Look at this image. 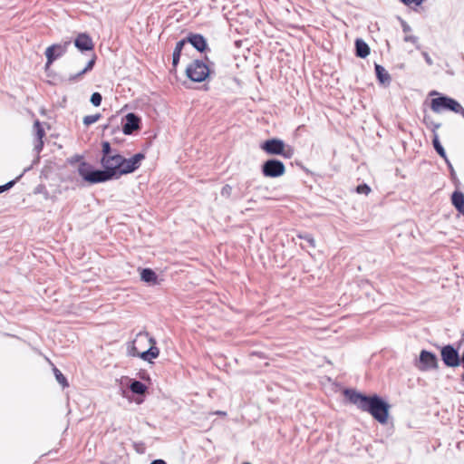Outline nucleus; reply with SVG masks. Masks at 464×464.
<instances>
[{
	"label": "nucleus",
	"mask_w": 464,
	"mask_h": 464,
	"mask_svg": "<svg viewBox=\"0 0 464 464\" xmlns=\"http://www.w3.org/2000/svg\"><path fill=\"white\" fill-rule=\"evenodd\" d=\"M430 108L437 113L441 112L443 110H449L460 114L464 111L463 107L456 100L447 96H440L432 99Z\"/></svg>",
	"instance_id": "nucleus-5"
},
{
	"label": "nucleus",
	"mask_w": 464,
	"mask_h": 464,
	"mask_svg": "<svg viewBox=\"0 0 464 464\" xmlns=\"http://www.w3.org/2000/svg\"><path fill=\"white\" fill-rule=\"evenodd\" d=\"M344 394L352 403L357 405L362 411L370 412L382 424L387 422L389 405L378 396L367 397L351 390H346Z\"/></svg>",
	"instance_id": "nucleus-2"
},
{
	"label": "nucleus",
	"mask_w": 464,
	"mask_h": 464,
	"mask_svg": "<svg viewBox=\"0 0 464 464\" xmlns=\"http://www.w3.org/2000/svg\"><path fill=\"white\" fill-rule=\"evenodd\" d=\"M101 115L100 114H94V115H88L83 118V123L86 126H89L92 123H95L99 119Z\"/></svg>",
	"instance_id": "nucleus-26"
},
{
	"label": "nucleus",
	"mask_w": 464,
	"mask_h": 464,
	"mask_svg": "<svg viewBox=\"0 0 464 464\" xmlns=\"http://www.w3.org/2000/svg\"><path fill=\"white\" fill-rule=\"evenodd\" d=\"M423 121L428 128L431 129L434 134L437 133V130L440 127V123H436L432 121L429 116H424Z\"/></svg>",
	"instance_id": "nucleus-23"
},
{
	"label": "nucleus",
	"mask_w": 464,
	"mask_h": 464,
	"mask_svg": "<svg viewBox=\"0 0 464 464\" xmlns=\"http://www.w3.org/2000/svg\"><path fill=\"white\" fill-rule=\"evenodd\" d=\"M102 95L99 92H93L91 96V102L94 106H100L102 102Z\"/></svg>",
	"instance_id": "nucleus-27"
},
{
	"label": "nucleus",
	"mask_w": 464,
	"mask_h": 464,
	"mask_svg": "<svg viewBox=\"0 0 464 464\" xmlns=\"http://www.w3.org/2000/svg\"><path fill=\"white\" fill-rule=\"evenodd\" d=\"M375 71L376 75L382 83H386L390 82V75L382 66L376 64Z\"/></svg>",
	"instance_id": "nucleus-20"
},
{
	"label": "nucleus",
	"mask_w": 464,
	"mask_h": 464,
	"mask_svg": "<svg viewBox=\"0 0 464 464\" xmlns=\"http://www.w3.org/2000/svg\"><path fill=\"white\" fill-rule=\"evenodd\" d=\"M150 464H166V462L162 459L153 460Z\"/></svg>",
	"instance_id": "nucleus-35"
},
{
	"label": "nucleus",
	"mask_w": 464,
	"mask_h": 464,
	"mask_svg": "<svg viewBox=\"0 0 464 464\" xmlns=\"http://www.w3.org/2000/svg\"><path fill=\"white\" fill-rule=\"evenodd\" d=\"M356 191L360 194H365V195H368L371 191V188L369 186H367L366 184H362V185H359L357 188H356Z\"/></svg>",
	"instance_id": "nucleus-28"
},
{
	"label": "nucleus",
	"mask_w": 464,
	"mask_h": 464,
	"mask_svg": "<svg viewBox=\"0 0 464 464\" xmlns=\"http://www.w3.org/2000/svg\"><path fill=\"white\" fill-rule=\"evenodd\" d=\"M122 162L123 157L115 152L101 159V164L104 170H93L89 164L82 162L79 165L78 172L89 183L104 182L120 177V169Z\"/></svg>",
	"instance_id": "nucleus-1"
},
{
	"label": "nucleus",
	"mask_w": 464,
	"mask_h": 464,
	"mask_svg": "<svg viewBox=\"0 0 464 464\" xmlns=\"http://www.w3.org/2000/svg\"><path fill=\"white\" fill-rule=\"evenodd\" d=\"M214 414L222 415V416H226L227 415V413L225 411H218L214 412Z\"/></svg>",
	"instance_id": "nucleus-38"
},
{
	"label": "nucleus",
	"mask_w": 464,
	"mask_h": 464,
	"mask_svg": "<svg viewBox=\"0 0 464 464\" xmlns=\"http://www.w3.org/2000/svg\"><path fill=\"white\" fill-rule=\"evenodd\" d=\"M14 181H10L7 184L4 186H0V193L4 192L5 190L10 188L14 185Z\"/></svg>",
	"instance_id": "nucleus-33"
},
{
	"label": "nucleus",
	"mask_w": 464,
	"mask_h": 464,
	"mask_svg": "<svg viewBox=\"0 0 464 464\" xmlns=\"http://www.w3.org/2000/svg\"><path fill=\"white\" fill-rule=\"evenodd\" d=\"M210 71L208 65L199 60L193 61L186 69L187 76L193 82H200L206 80Z\"/></svg>",
	"instance_id": "nucleus-6"
},
{
	"label": "nucleus",
	"mask_w": 464,
	"mask_h": 464,
	"mask_svg": "<svg viewBox=\"0 0 464 464\" xmlns=\"http://www.w3.org/2000/svg\"><path fill=\"white\" fill-rule=\"evenodd\" d=\"M244 464H250V463H244Z\"/></svg>",
	"instance_id": "nucleus-42"
},
{
	"label": "nucleus",
	"mask_w": 464,
	"mask_h": 464,
	"mask_svg": "<svg viewBox=\"0 0 464 464\" xmlns=\"http://www.w3.org/2000/svg\"><path fill=\"white\" fill-rule=\"evenodd\" d=\"M187 40H181L179 42L177 43L176 44V47H175V50L179 51V52H181L183 46L185 45Z\"/></svg>",
	"instance_id": "nucleus-32"
},
{
	"label": "nucleus",
	"mask_w": 464,
	"mask_h": 464,
	"mask_svg": "<svg viewBox=\"0 0 464 464\" xmlns=\"http://www.w3.org/2000/svg\"><path fill=\"white\" fill-rule=\"evenodd\" d=\"M187 41L199 52H203L207 48V42L200 34H192L188 37Z\"/></svg>",
	"instance_id": "nucleus-15"
},
{
	"label": "nucleus",
	"mask_w": 464,
	"mask_h": 464,
	"mask_svg": "<svg viewBox=\"0 0 464 464\" xmlns=\"http://www.w3.org/2000/svg\"><path fill=\"white\" fill-rule=\"evenodd\" d=\"M262 172L265 177L278 178L285 173V167L278 160H268L263 164Z\"/></svg>",
	"instance_id": "nucleus-7"
},
{
	"label": "nucleus",
	"mask_w": 464,
	"mask_h": 464,
	"mask_svg": "<svg viewBox=\"0 0 464 464\" xmlns=\"http://www.w3.org/2000/svg\"><path fill=\"white\" fill-rule=\"evenodd\" d=\"M53 372H54L56 381L63 387H67L69 384H68V382H67L66 378L64 377V375L57 368H54Z\"/></svg>",
	"instance_id": "nucleus-24"
},
{
	"label": "nucleus",
	"mask_w": 464,
	"mask_h": 464,
	"mask_svg": "<svg viewBox=\"0 0 464 464\" xmlns=\"http://www.w3.org/2000/svg\"><path fill=\"white\" fill-rule=\"evenodd\" d=\"M179 61V57L173 56V61H172L173 66H176L178 64Z\"/></svg>",
	"instance_id": "nucleus-36"
},
{
	"label": "nucleus",
	"mask_w": 464,
	"mask_h": 464,
	"mask_svg": "<svg viewBox=\"0 0 464 464\" xmlns=\"http://www.w3.org/2000/svg\"><path fill=\"white\" fill-rule=\"evenodd\" d=\"M430 94L431 95H435V94H438V93L436 92H432Z\"/></svg>",
	"instance_id": "nucleus-40"
},
{
	"label": "nucleus",
	"mask_w": 464,
	"mask_h": 464,
	"mask_svg": "<svg viewBox=\"0 0 464 464\" xmlns=\"http://www.w3.org/2000/svg\"><path fill=\"white\" fill-rule=\"evenodd\" d=\"M433 146L436 150V151L442 157V158H446V153H445V150L443 149V147L441 146V144L440 143L439 141V136L437 133L434 134V137H433Z\"/></svg>",
	"instance_id": "nucleus-22"
},
{
	"label": "nucleus",
	"mask_w": 464,
	"mask_h": 464,
	"mask_svg": "<svg viewBox=\"0 0 464 464\" xmlns=\"http://www.w3.org/2000/svg\"><path fill=\"white\" fill-rule=\"evenodd\" d=\"M401 1L407 5H411V4L420 5L424 0H401Z\"/></svg>",
	"instance_id": "nucleus-31"
},
{
	"label": "nucleus",
	"mask_w": 464,
	"mask_h": 464,
	"mask_svg": "<svg viewBox=\"0 0 464 464\" xmlns=\"http://www.w3.org/2000/svg\"><path fill=\"white\" fill-rule=\"evenodd\" d=\"M69 45L70 42H65L63 44H53L49 46L45 51V55L47 58L46 65H50L55 59L62 56L66 52Z\"/></svg>",
	"instance_id": "nucleus-11"
},
{
	"label": "nucleus",
	"mask_w": 464,
	"mask_h": 464,
	"mask_svg": "<svg viewBox=\"0 0 464 464\" xmlns=\"http://www.w3.org/2000/svg\"><path fill=\"white\" fill-rule=\"evenodd\" d=\"M441 358L447 366L456 367L460 364V359L458 352L450 345H447L442 348Z\"/></svg>",
	"instance_id": "nucleus-10"
},
{
	"label": "nucleus",
	"mask_w": 464,
	"mask_h": 464,
	"mask_svg": "<svg viewBox=\"0 0 464 464\" xmlns=\"http://www.w3.org/2000/svg\"><path fill=\"white\" fill-rule=\"evenodd\" d=\"M414 38L412 36H406L405 41H413Z\"/></svg>",
	"instance_id": "nucleus-39"
},
{
	"label": "nucleus",
	"mask_w": 464,
	"mask_h": 464,
	"mask_svg": "<svg viewBox=\"0 0 464 464\" xmlns=\"http://www.w3.org/2000/svg\"><path fill=\"white\" fill-rule=\"evenodd\" d=\"M74 45L81 51H91L94 47L92 40L86 34H80L74 41Z\"/></svg>",
	"instance_id": "nucleus-13"
},
{
	"label": "nucleus",
	"mask_w": 464,
	"mask_h": 464,
	"mask_svg": "<svg viewBox=\"0 0 464 464\" xmlns=\"http://www.w3.org/2000/svg\"><path fill=\"white\" fill-rule=\"evenodd\" d=\"M356 54L361 58H365L370 53V48L368 44L361 39H357L355 42Z\"/></svg>",
	"instance_id": "nucleus-19"
},
{
	"label": "nucleus",
	"mask_w": 464,
	"mask_h": 464,
	"mask_svg": "<svg viewBox=\"0 0 464 464\" xmlns=\"http://www.w3.org/2000/svg\"><path fill=\"white\" fill-rule=\"evenodd\" d=\"M451 202L457 210L464 215V194L459 191H455L451 196Z\"/></svg>",
	"instance_id": "nucleus-17"
},
{
	"label": "nucleus",
	"mask_w": 464,
	"mask_h": 464,
	"mask_svg": "<svg viewBox=\"0 0 464 464\" xmlns=\"http://www.w3.org/2000/svg\"><path fill=\"white\" fill-rule=\"evenodd\" d=\"M34 149L37 152H39L44 146L43 138L45 135L44 130L41 126V123L39 122V121H34Z\"/></svg>",
	"instance_id": "nucleus-14"
},
{
	"label": "nucleus",
	"mask_w": 464,
	"mask_h": 464,
	"mask_svg": "<svg viewBox=\"0 0 464 464\" xmlns=\"http://www.w3.org/2000/svg\"><path fill=\"white\" fill-rule=\"evenodd\" d=\"M461 115L464 117V111L462 112V114H461Z\"/></svg>",
	"instance_id": "nucleus-41"
},
{
	"label": "nucleus",
	"mask_w": 464,
	"mask_h": 464,
	"mask_svg": "<svg viewBox=\"0 0 464 464\" xmlns=\"http://www.w3.org/2000/svg\"><path fill=\"white\" fill-rule=\"evenodd\" d=\"M155 344V340L147 333H140L132 343L133 355L140 356L144 361L151 362L160 354L159 348Z\"/></svg>",
	"instance_id": "nucleus-3"
},
{
	"label": "nucleus",
	"mask_w": 464,
	"mask_h": 464,
	"mask_svg": "<svg viewBox=\"0 0 464 464\" xmlns=\"http://www.w3.org/2000/svg\"><path fill=\"white\" fill-rule=\"evenodd\" d=\"M143 159L144 155L141 153H137L130 159L123 158V162L121 164L120 176L129 174L136 170L140 167Z\"/></svg>",
	"instance_id": "nucleus-9"
},
{
	"label": "nucleus",
	"mask_w": 464,
	"mask_h": 464,
	"mask_svg": "<svg viewBox=\"0 0 464 464\" xmlns=\"http://www.w3.org/2000/svg\"><path fill=\"white\" fill-rule=\"evenodd\" d=\"M299 237L304 238L313 247L315 246V241L314 237L310 235H304V236H299Z\"/></svg>",
	"instance_id": "nucleus-30"
},
{
	"label": "nucleus",
	"mask_w": 464,
	"mask_h": 464,
	"mask_svg": "<svg viewBox=\"0 0 464 464\" xmlns=\"http://www.w3.org/2000/svg\"><path fill=\"white\" fill-rule=\"evenodd\" d=\"M180 53H181V52H179V51H177V50H175V49H174L173 56H174V57H180Z\"/></svg>",
	"instance_id": "nucleus-37"
},
{
	"label": "nucleus",
	"mask_w": 464,
	"mask_h": 464,
	"mask_svg": "<svg viewBox=\"0 0 464 464\" xmlns=\"http://www.w3.org/2000/svg\"><path fill=\"white\" fill-rule=\"evenodd\" d=\"M95 61H96V56L93 55L92 57V59L89 60L86 66L82 70H81L79 72H77L75 74L69 75L68 81L76 82V81L80 80L83 74L90 72L93 68V66L95 64Z\"/></svg>",
	"instance_id": "nucleus-16"
},
{
	"label": "nucleus",
	"mask_w": 464,
	"mask_h": 464,
	"mask_svg": "<svg viewBox=\"0 0 464 464\" xmlns=\"http://www.w3.org/2000/svg\"><path fill=\"white\" fill-rule=\"evenodd\" d=\"M102 158H106L107 156H110V155L115 153L114 151L111 150V145L108 141L102 142Z\"/></svg>",
	"instance_id": "nucleus-25"
},
{
	"label": "nucleus",
	"mask_w": 464,
	"mask_h": 464,
	"mask_svg": "<svg viewBox=\"0 0 464 464\" xmlns=\"http://www.w3.org/2000/svg\"><path fill=\"white\" fill-rule=\"evenodd\" d=\"M140 278L142 281L150 285H156L158 279L155 272L150 268H145L141 270Z\"/></svg>",
	"instance_id": "nucleus-18"
},
{
	"label": "nucleus",
	"mask_w": 464,
	"mask_h": 464,
	"mask_svg": "<svg viewBox=\"0 0 464 464\" xmlns=\"http://www.w3.org/2000/svg\"><path fill=\"white\" fill-rule=\"evenodd\" d=\"M422 54H423V56H424V58H425V61L427 62V63H428L429 65H431V64H432V60H431V58L430 57V55H429L427 53H423Z\"/></svg>",
	"instance_id": "nucleus-34"
},
{
	"label": "nucleus",
	"mask_w": 464,
	"mask_h": 464,
	"mask_svg": "<svg viewBox=\"0 0 464 464\" xmlns=\"http://www.w3.org/2000/svg\"><path fill=\"white\" fill-rule=\"evenodd\" d=\"M231 192H232L231 186L226 185L225 187L222 188L221 195L224 197H229L231 195Z\"/></svg>",
	"instance_id": "nucleus-29"
},
{
	"label": "nucleus",
	"mask_w": 464,
	"mask_h": 464,
	"mask_svg": "<svg viewBox=\"0 0 464 464\" xmlns=\"http://www.w3.org/2000/svg\"><path fill=\"white\" fill-rule=\"evenodd\" d=\"M416 366L420 371L437 369L438 359L434 353L423 350L420 352V359L419 362L416 363Z\"/></svg>",
	"instance_id": "nucleus-8"
},
{
	"label": "nucleus",
	"mask_w": 464,
	"mask_h": 464,
	"mask_svg": "<svg viewBox=\"0 0 464 464\" xmlns=\"http://www.w3.org/2000/svg\"><path fill=\"white\" fill-rule=\"evenodd\" d=\"M140 119L135 115L134 113L130 112L128 113L125 116V123L122 127V131L126 135L131 134L134 130H137L140 129Z\"/></svg>",
	"instance_id": "nucleus-12"
},
{
	"label": "nucleus",
	"mask_w": 464,
	"mask_h": 464,
	"mask_svg": "<svg viewBox=\"0 0 464 464\" xmlns=\"http://www.w3.org/2000/svg\"><path fill=\"white\" fill-rule=\"evenodd\" d=\"M130 388L132 392L137 394H143L147 389L146 386L139 381L132 382Z\"/></svg>",
	"instance_id": "nucleus-21"
},
{
	"label": "nucleus",
	"mask_w": 464,
	"mask_h": 464,
	"mask_svg": "<svg viewBox=\"0 0 464 464\" xmlns=\"http://www.w3.org/2000/svg\"><path fill=\"white\" fill-rule=\"evenodd\" d=\"M260 148L269 155H279L285 159H291L295 154L294 148L279 139L267 140L260 145Z\"/></svg>",
	"instance_id": "nucleus-4"
}]
</instances>
